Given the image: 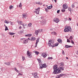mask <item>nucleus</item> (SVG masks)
I'll return each mask as SVG.
<instances>
[{"instance_id":"7c9ffc66","label":"nucleus","mask_w":78,"mask_h":78,"mask_svg":"<svg viewBox=\"0 0 78 78\" xmlns=\"http://www.w3.org/2000/svg\"><path fill=\"white\" fill-rule=\"evenodd\" d=\"M68 10H69V11H70V12H71V11H72V9H71V8H68Z\"/></svg>"},{"instance_id":"4c0bfd02","label":"nucleus","mask_w":78,"mask_h":78,"mask_svg":"<svg viewBox=\"0 0 78 78\" xmlns=\"http://www.w3.org/2000/svg\"><path fill=\"white\" fill-rule=\"evenodd\" d=\"M22 3L21 2L20 3V4L19 5V7H22Z\"/></svg>"},{"instance_id":"473e14b6","label":"nucleus","mask_w":78,"mask_h":78,"mask_svg":"<svg viewBox=\"0 0 78 78\" xmlns=\"http://www.w3.org/2000/svg\"><path fill=\"white\" fill-rule=\"evenodd\" d=\"M61 11L62 12H65L66 11V10H65V9H62L61 10Z\"/></svg>"},{"instance_id":"1a4fd4ad","label":"nucleus","mask_w":78,"mask_h":78,"mask_svg":"<svg viewBox=\"0 0 78 78\" xmlns=\"http://www.w3.org/2000/svg\"><path fill=\"white\" fill-rule=\"evenodd\" d=\"M41 56H43L44 58H46L47 56V54L43 52L41 54Z\"/></svg>"},{"instance_id":"412c9836","label":"nucleus","mask_w":78,"mask_h":78,"mask_svg":"<svg viewBox=\"0 0 78 78\" xmlns=\"http://www.w3.org/2000/svg\"><path fill=\"white\" fill-rule=\"evenodd\" d=\"M40 39V38L39 37L36 40V44H37V43L38 42H39V39Z\"/></svg>"},{"instance_id":"423d86ee","label":"nucleus","mask_w":78,"mask_h":78,"mask_svg":"<svg viewBox=\"0 0 78 78\" xmlns=\"http://www.w3.org/2000/svg\"><path fill=\"white\" fill-rule=\"evenodd\" d=\"M42 31V29H39L37 30H36L35 32V33L36 35H38V33H41Z\"/></svg>"},{"instance_id":"a878e982","label":"nucleus","mask_w":78,"mask_h":78,"mask_svg":"<svg viewBox=\"0 0 78 78\" xmlns=\"http://www.w3.org/2000/svg\"><path fill=\"white\" fill-rule=\"evenodd\" d=\"M58 41L59 43H61V42L62 41V40L61 39H59L58 40Z\"/></svg>"},{"instance_id":"39448f33","label":"nucleus","mask_w":78,"mask_h":78,"mask_svg":"<svg viewBox=\"0 0 78 78\" xmlns=\"http://www.w3.org/2000/svg\"><path fill=\"white\" fill-rule=\"evenodd\" d=\"M36 11H35L34 12H35L36 14H39V11H40V8L38 7L37 9H35Z\"/></svg>"},{"instance_id":"8fccbe9b","label":"nucleus","mask_w":78,"mask_h":78,"mask_svg":"<svg viewBox=\"0 0 78 78\" xmlns=\"http://www.w3.org/2000/svg\"><path fill=\"white\" fill-rule=\"evenodd\" d=\"M25 36H26V37H28V34H25Z\"/></svg>"},{"instance_id":"c756f323","label":"nucleus","mask_w":78,"mask_h":78,"mask_svg":"<svg viewBox=\"0 0 78 78\" xmlns=\"http://www.w3.org/2000/svg\"><path fill=\"white\" fill-rule=\"evenodd\" d=\"M13 8V6L11 5L10 6H9V9H12V8Z\"/></svg>"},{"instance_id":"a211bd4d","label":"nucleus","mask_w":78,"mask_h":78,"mask_svg":"<svg viewBox=\"0 0 78 78\" xmlns=\"http://www.w3.org/2000/svg\"><path fill=\"white\" fill-rule=\"evenodd\" d=\"M36 4H37V5H42V3L41 2H36Z\"/></svg>"},{"instance_id":"f257e3e1","label":"nucleus","mask_w":78,"mask_h":78,"mask_svg":"<svg viewBox=\"0 0 78 78\" xmlns=\"http://www.w3.org/2000/svg\"><path fill=\"white\" fill-rule=\"evenodd\" d=\"M53 69H54V71L53 72V73L54 74H58V73H61V72L62 70H64V68L62 66L61 67H60L59 68H58L57 67V66H53Z\"/></svg>"},{"instance_id":"2eb2a0df","label":"nucleus","mask_w":78,"mask_h":78,"mask_svg":"<svg viewBox=\"0 0 78 78\" xmlns=\"http://www.w3.org/2000/svg\"><path fill=\"white\" fill-rule=\"evenodd\" d=\"M18 23L19 25H22L23 24V22L20 21H18Z\"/></svg>"},{"instance_id":"dca6fc26","label":"nucleus","mask_w":78,"mask_h":78,"mask_svg":"<svg viewBox=\"0 0 78 78\" xmlns=\"http://www.w3.org/2000/svg\"><path fill=\"white\" fill-rule=\"evenodd\" d=\"M31 41H36V38L33 37H31L30 39Z\"/></svg>"},{"instance_id":"f704fd0d","label":"nucleus","mask_w":78,"mask_h":78,"mask_svg":"<svg viewBox=\"0 0 78 78\" xmlns=\"http://www.w3.org/2000/svg\"><path fill=\"white\" fill-rule=\"evenodd\" d=\"M22 33V31H21V30H20V31H19L18 32V34H21V33Z\"/></svg>"},{"instance_id":"603ef678","label":"nucleus","mask_w":78,"mask_h":78,"mask_svg":"<svg viewBox=\"0 0 78 78\" xmlns=\"http://www.w3.org/2000/svg\"><path fill=\"white\" fill-rule=\"evenodd\" d=\"M20 75H22V74L19 73V74H18V76H20Z\"/></svg>"},{"instance_id":"20e7f679","label":"nucleus","mask_w":78,"mask_h":78,"mask_svg":"<svg viewBox=\"0 0 78 78\" xmlns=\"http://www.w3.org/2000/svg\"><path fill=\"white\" fill-rule=\"evenodd\" d=\"M39 65L40 66V69H43L44 68H46V67H47V64L46 63H44V64L41 63L39 64Z\"/></svg>"},{"instance_id":"338daca9","label":"nucleus","mask_w":78,"mask_h":78,"mask_svg":"<svg viewBox=\"0 0 78 78\" xmlns=\"http://www.w3.org/2000/svg\"><path fill=\"white\" fill-rule=\"evenodd\" d=\"M77 26H78V23H77Z\"/></svg>"},{"instance_id":"a19ab883","label":"nucleus","mask_w":78,"mask_h":78,"mask_svg":"<svg viewBox=\"0 0 78 78\" xmlns=\"http://www.w3.org/2000/svg\"><path fill=\"white\" fill-rule=\"evenodd\" d=\"M34 78H39V77L37 76H34Z\"/></svg>"},{"instance_id":"f8f14e48","label":"nucleus","mask_w":78,"mask_h":78,"mask_svg":"<svg viewBox=\"0 0 78 78\" xmlns=\"http://www.w3.org/2000/svg\"><path fill=\"white\" fill-rule=\"evenodd\" d=\"M26 17H27V15L25 14H23V19H26Z\"/></svg>"},{"instance_id":"49530a36","label":"nucleus","mask_w":78,"mask_h":78,"mask_svg":"<svg viewBox=\"0 0 78 78\" xmlns=\"http://www.w3.org/2000/svg\"><path fill=\"white\" fill-rule=\"evenodd\" d=\"M67 42H70V41L68 39H67Z\"/></svg>"},{"instance_id":"b1692460","label":"nucleus","mask_w":78,"mask_h":78,"mask_svg":"<svg viewBox=\"0 0 78 78\" xmlns=\"http://www.w3.org/2000/svg\"><path fill=\"white\" fill-rule=\"evenodd\" d=\"M53 8L52 5H51V6H50L47 7L48 9H51V8Z\"/></svg>"},{"instance_id":"72a5a7b5","label":"nucleus","mask_w":78,"mask_h":78,"mask_svg":"<svg viewBox=\"0 0 78 78\" xmlns=\"http://www.w3.org/2000/svg\"><path fill=\"white\" fill-rule=\"evenodd\" d=\"M73 39V37L72 36H71L70 37H69V39L70 40H72V39Z\"/></svg>"},{"instance_id":"5701e85b","label":"nucleus","mask_w":78,"mask_h":78,"mask_svg":"<svg viewBox=\"0 0 78 78\" xmlns=\"http://www.w3.org/2000/svg\"><path fill=\"white\" fill-rule=\"evenodd\" d=\"M42 21V23L43 25H45V24H46V21H45V20L44 21V20H43Z\"/></svg>"},{"instance_id":"2f4dec72","label":"nucleus","mask_w":78,"mask_h":78,"mask_svg":"<svg viewBox=\"0 0 78 78\" xmlns=\"http://www.w3.org/2000/svg\"><path fill=\"white\" fill-rule=\"evenodd\" d=\"M15 71L16 72H17V73H19V70H17V69L16 68H15Z\"/></svg>"},{"instance_id":"e2e57ef3","label":"nucleus","mask_w":78,"mask_h":78,"mask_svg":"<svg viewBox=\"0 0 78 78\" xmlns=\"http://www.w3.org/2000/svg\"><path fill=\"white\" fill-rule=\"evenodd\" d=\"M55 2H56V0H54Z\"/></svg>"},{"instance_id":"9d476101","label":"nucleus","mask_w":78,"mask_h":78,"mask_svg":"<svg viewBox=\"0 0 78 78\" xmlns=\"http://www.w3.org/2000/svg\"><path fill=\"white\" fill-rule=\"evenodd\" d=\"M28 42V39H27L23 41V44H27Z\"/></svg>"},{"instance_id":"774afa93","label":"nucleus","mask_w":78,"mask_h":78,"mask_svg":"<svg viewBox=\"0 0 78 78\" xmlns=\"http://www.w3.org/2000/svg\"><path fill=\"white\" fill-rule=\"evenodd\" d=\"M4 26H5V27H6L5 25L4 24Z\"/></svg>"},{"instance_id":"cd10ccee","label":"nucleus","mask_w":78,"mask_h":78,"mask_svg":"<svg viewBox=\"0 0 78 78\" xmlns=\"http://www.w3.org/2000/svg\"><path fill=\"white\" fill-rule=\"evenodd\" d=\"M35 54L36 55H38V54H39V52H38L37 51H35Z\"/></svg>"},{"instance_id":"c9c22d12","label":"nucleus","mask_w":78,"mask_h":78,"mask_svg":"<svg viewBox=\"0 0 78 78\" xmlns=\"http://www.w3.org/2000/svg\"><path fill=\"white\" fill-rule=\"evenodd\" d=\"M65 47H66V48H69V45H66L65 46Z\"/></svg>"},{"instance_id":"4be33fe9","label":"nucleus","mask_w":78,"mask_h":78,"mask_svg":"<svg viewBox=\"0 0 78 78\" xmlns=\"http://www.w3.org/2000/svg\"><path fill=\"white\" fill-rule=\"evenodd\" d=\"M9 21L8 20L7 21V20H5L4 23H7V24H8V23H9Z\"/></svg>"},{"instance_id":"f03ea898","label":"nucleus","mask_w":78,"mask_h":78,"mask_svg":"<svg viewBox=\"0 0 78 78\" xmlns=\"http://www.w3.org/2000/svg\"><path fill=\"white\" fill-rule=\"evenodd\" d=\"M59 44V43H57L54 44V41L53 40H50L48 41V45L49 47H52L53 48L54 47H57Z\"/></svg>"},{"instance_id":"5fc2aeb1","label":"nucleus","mask_w":78,"mask_h":78,"mask_svg":"<svg viewBox=\"0 0 78 78\" xmlns=\"http://www.w3.org/2000/svg\"><path fill=\"white\" fill-rule=\"evenodd\" d=\"M69 20H71L72 19H71V18H69Z\"/></svg>"},{"instance_id":"4468645a","label":"nucleus","mask_w":78,"mask_h":78,"mask_svg":"<svg viewBox=\"0 0 78 78\" xmlns=\"http://www.w3.org/2000/svg\"><path fill=\"white\" fill-rule=\"evenodd\" d=\"M10 62H5L4 63L6 65H7V66H11Z\"/></svg>"},{"instance_id":"393cba45","label":"nucleus","mask_w":78,"mask_h":78,"mask_svg":"<svg viewBox=\"0 0 78 78\" xmlns=\"http://www.w3.org/2000/svg\"><path fill=\"white\" fill-rule=\"evenodd\" d=\"M28 25L29 27H31V25H32V23H30L28 24Z\"/></svg>"},{"instance_id":"c85d7f7f","label":"nucleus","mask_w":78,"mask_h":78,"mask_svg":"<svg viewBox=\"0 0 78 78\" xmlns=\"http://www.w3.org/2000/svg\"><path fill=\"white\" fill-rule=\"evenodd\" d=\"M10 23L11 25H14V22H12L11 21H10Z\"/></svg>"},{"instance_id":"c03bdc74","label":"nucleus","mask_w":78,"mask_h":78,"mask_svg":"<svg viewBox=\"0 0 78 78\" xmlns=\"http://www.w3.org/2000/svg\"><path fill=\"white\" fill-rule=\"evenodd\" d=\"M72 7L73 8L75 7V5L74 4H73L72 5Z\"/></svg>"},{"instance_id":"bf43d9fd","label":"nucleus","mask_w":78,"mask_h":78,"mask_svg":"<svg viewBox=\"0 0 78 78\" xmlns=\"http://www.w3.org/2000/svg\"><path fill=\"white\" fill-rule=\"evenodd\" d=\"M65 20H67V18H65L64 19Z\"/></svg>"},{"instance_id":"4d7b16f0","label":"nucleus","mask_w":78,"mask_h":78,"mask_svg":"<svg viewBox=\"0 0 78 78\" xmlns=\"http://www.w3.org/2000/svg\"><path fill=\"white\" fill-rule=\"evenodd\" d=\"M22 28V27L21 26H20L19 27V29H20Z\"/></svg>"},{"instance_id":"09e8293b","label":"nucleus","mask_w":78,"mask_h":78,"mask_svg":"<svg viewBox=\"0 0 78 78\" xmlns=\"http://www.w3.org/2000/svg\"><path fill=\"white\" fill-rule=\"evenodd\" d=\"M48 59H52V57H49L48 58Z\"/></svg>"},{"instance_id":"f3484780","label":"nucleus","mask_w":78,"mask_h":78,"mask_svg":"<svg viewBox=\"0 0 78 78\" xmlns=\"http://www.w3.org/2000/svg\"><path fill=\"white\" fill-rule=\"evenodd\" d=\"M51 34H53V35H57V33H56L55 32H51Z\"/></svg>"},{"instance_id":"de8ad7c7","label":"nucleus","mask_w":78,"mask_h":78,"mask_svg":"<svg viewBox=\"0 0 78 78\" xmlns=\"http://www.w3.org/2000/svg\"><path fill=\"white\" fill-rule=\"evenodd\" d=\"M22 59H23V61H24V60H25V57H24V56L22 57Z\"/></svg>"},{"instance_id":"a18cd8bd","label":"nucleus","mask_w":78,"mask_h":78,"mask_svg":"<svg viewBox=\"0 0 78 78\" xmlns=\"http://www.w3.org/2000/svg\"><path fill=\"white\" fill-rule=\"evenodd\" d=\"M45 10L46 11V12H48V9H45Z\"/></svg>"},{"instance_id":"6e6d98bb","label":"nucleus","mask_w":78,"mask_h":78,"mask_svg":"<svg viewBox=\"0 0 78 78\" xmlns=\"http://www.w3.org/2000/svg\"><path fill=\"white\" fill-rule=\"evenodd\" d=\"M35 44L36 45L35 46V48H36V47H37V44H36V43Z\"/></svg>"},{"instance_id":"69168bd1","label":"nucleus","mask_w":78,"mask_h":78,"mask_svg":"<svg viewBox=\"0 0 78 78\" xmlns=\"http://www.w3.org/2000/svg\"><path fill=\"white\" fill-rule=\"evenodd\" d=\"M28 39H29V40H30V38H28Z\"/></svg>"},{"instance_id":"ddd939ff","label":"nucleus","mask_w":78,"mask_h":78,"mask_svg":"<svg viewBox=\"0 0 78 78\" xmlns=\"http://www.w3.org/2000/svg\"><path fill=\"white\" fill-rule=\"evenodd\" d=\"M22 25V26H23V28L24 29L25 28V27H27V24H25V23H23V24Z\"/></svg>"},{"instance_id":"ea45409f","label":"nucleus","mask_w":78,"mask_h":78,"mask_svg":"<svg viewBox=\"0 0 78 78\" xmlns=\"http://www.w3.org/2000/svg\"><path fill=\"white\" fill-rule=\"evenodd\" d=\"M71 42L72 44H74V42H73V40H71Z\"/></svg>"},{"instance_id":"58836bf2","label":"nucleus","mask_w":78,"mask_h":78,"mask_svg":"<svg viewBox=\"0 0 78 78\" xmlns=\"http://www.w3.org/2000/svg\"><path fill=\"white\" fill-rule=\"evenodd\" d=\"M62 55H65V52H64V50H62Z\"/></svg>"},{"instance_id":"6e6552de","label":"nucleus","mask_w":78,"mask_h":78,"mask_svg":"<svg viewBox=\"0 0 78 78\" xmlns=\"http://www.w3.org/2000/svg\"><path fill=\"white\" fill-rule=\"evenodd\" d=\"M53 21L56 23H58L59 22V20L58 18H55L54 19Z\"/></svg>"},{"instance_id":"9b49d317","label":"nucleus","mask_w":78,"mask_h":78,"mask_svg":"<svg viewBox=\"0 0 78 78\" xmlns=\"http://www.w3.org/2000/svg\"><path fill=\"white\" fill-rule=\"evenodd\" d=\"M27 55L28 56H29V58H31V56L30 57V56H31V53H30V52H29V51H27Z\"/></svg>"},{"instance_id":"6ab92c4d","label":"nucleus","mask_w":78,"mask_h":78,"mask_svg":"<svg viewBox=\"0 0 78 78\" xmlns=\"http://www.w3.org/2000/svg\"><path fill=\"white\" fill-rule=\"evenodd\" d=\"M64 66V63L62 62H61L60 63V67Z\"/></svg>"},{"instance_id":"37998d69","label":"nucleus","mask_w":78,"mask_h":78,"mask_svg":"<svg viewBox=\"0 0 78 78\" xmlns=\"http://www.w3.org/2000/svg\"><path fill=\"white\" fill-rule=\"evenodd\" d=\"M28 34L29 37H31L32 36V34Z\"/></svg>"},{"instance_id":"7ed1b4c3","label":"nucleus","mask_w":78,"mask_h":78,"mask_svg":"<svg viewBox=\"0 0 78 78\" xmlns=\"http://www.w3.org/2000/svg\"><path fill=\"white\" fill-rule=\"evenodd\" d=\"M72 31V28H71L70 26H66L65 27V28L64 30V31L65 32H71Z\"/></svg>"},{"instance_id":"bb28decb","label":"nucleus","mask_w":78,"mask_h":78,"mask_svg":"<svg viewBox=\"0 0 78 78\" xmlns=\"http://www.w3.org/2000/svg\"><path fill=\"white\" fill-rule=\"evenodd\" d=\"M38 61L39 64H41V59H38Z\"/></svg>"},{"instance_id":"e433bc0d","label":"nucleus","mask_w":78,"mask_h":78,"mask_svg":"<svg viewBox=\"0 0 78 78\" xmlns=\"http://www.w3.org/2000/svg\"><path fill=\"white\" fill-rule=\"evenodd\" d=\"M34 76H37V73H35L34 74Z\"/></svg>"},{"instance_id":"0e129e2a","label":"nucleus","mask_w":78,"mask_h":78,"mask_svg":"<svg viewBox=\"0 0 78 78\" xmlns=\"http://www.w3.org/2000/svg\"><path fill=\"white\" fill-rule=\"evenodd\" d=\"M68 58H68V57H66V59H68Z\"/></svg>"},{"instance_id":"680f3d73","label":"nucleus","mask_w":78,"mask_h":78,"mask_svg":"<svg viewBox=\"0 0 78 78\" xmlns=\"http://www.w3.org/2000/svg\"><path fill=\"white\" fill-rule=\"evenodd\" d=\"M76 53H77V55H78V51H77L76 52Z\"/></svg>"},{"instance_id":"864d4df0","label":"nucleus","mask_w":78,"mask_h":78,"mask_svg":"<svg viewBox=\"0 0 78 78\" xmlns=\"http://www.w3.org/2000/svg\"><path fill=\"white\" fill-rule=\"evenodd\" d=\"M70 47H72V46L68 45V48H70Z\"/></svg>"},{"instance_id":"aec40b11","label":"nucleus","mask_w":78,"mask_h":78,"mask_svg":"<svg viewBox=\"0 0 78 78\" xmlns=\"http://www.w3.org/2000/svg\"><path fill=\"white\" fill-rule=\"evenodd\" d=\"M8 34H9L10 35H14V34H15V33H13L12 32L11 33L10 32H8Z\"/></svg>"},{"instance_id":"0eeeda50","label":"nucleus","mask_w":78,"mask_h":78,"mask_svg":"<svg viewBox=\"0 0 78 78\" xmlns=\"http://www.w3.org/2000/svg\"><path fill=\"white\" fill-rule=\"evenodd\" d=\"M63 7L64 8V9H65L68 8L67 5L66 4H65L63 5Z\"/></svg>"},{"instance_id":"13d9d810","label":"nucleus","mask_w":78,"mask_h":78,"mask_svg":"<svg viewBox=\"0 0 78 78\" xmlns=\"http://www.w3.org/2000/svg\"><path fill=\"white\" fill-rule=\"evenodd\" d=\"M53 29H53V28L51 29H50V30L51 31H53Z\"/></svg>"},{"instance_id":"79ce46f5","label":"nucleus","mask_w":78,"mask_h":78,"mask_svg":"<svg viewBox=\"0 0 78 78\" xmlns=\"http://www.w3.org/2000/svg\"><path fill=\"white\" fill-rule=\"evenodd\" d=\"M8 30V27H6V26H5V30L6 31L7 30Z\"/></svg>"},{"instance_id":"3c124183","label":"nucleus","mask_w":78,"mask_h":78,"mask_svg":"<svg viewBox=\"0 0 78 78\" xmlns=\"http://www.w3.org/2000/svg\"><path fill=\"white\" fill-rule=\"evenodd\" d=\"M59 12H60V10H58L57 11V13H59Z\"/></svg>"},{"instance_id":"052dcab7","label":"nucleus","mask_w":78,"mask_h":78,"mask_svg":"<svg viewBox=\"0 0 78 78\" xmlns=\"http://www.w3.org/2000/svg\"><path fill=\"white\" fill-rule=\"evenodd\" d=\"M23 39H25V38H21L20 39V40L22 41V40H23Z\"/></svg>"}]
</instances>
